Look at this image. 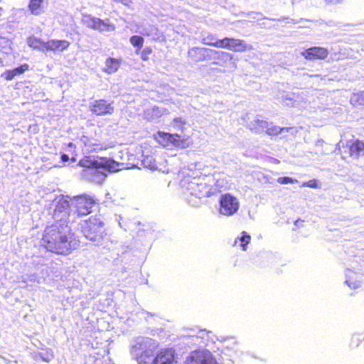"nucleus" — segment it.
Segmentation results:
<instances>
[{"label":"nucleus","instance_id":"nucleus-27","mask_svg":"<svg viewBox=\"0 0 364 364\" xmlns=\"http://www.w3.org/2000/svg\"><path fill=\"white\" fill-rule=\"evenodd\" d=\"M144 40L143 37L140 36H132L130 38V43L134 47L136 48V53L139 54V50H141L144 45Z\"/></svg>","mask_w":364,"mask_h":364},{"label":"nucleus","instance_id":"nucleus-26","mask_svg":"<svg viewBox=\"0 0 364 364\" xmlns=\"http://www.w3.org/2000/svg\"><path fill=\"white\" fill-rule=\"evenodd\" d=\"M70 208L69 202L67 200L63 198L60 199L55 205V208L54 210V215H57L58 213L65 212L66 213L68 211Z\"/></svg>","mask_w":364,"mask_h":364},{"label":"nucleus","instance_id":"nucleus-19","mask_svg":"<svg viewBox=\"0 0 364 364\" xmlns=\"http://www.w3.org/2000/svg\"><path fill=\"white\" fill-rule=\"evenodd\" d=\"M207 51L208 49L205 48L195 47L188 50V55L193 61L198 63L206 59L205 53Z\"/></svg>","mask_w":364,"mask_h":364},{"label":"nucleus","instance_id":"nucleus-3","mask_svg":"<svg viewBox=\"0 0 364 364\" xmlns=\"http://www.w3.org/2000/svg\"><path fill=\"white\" fill-rule=\"evenodd\" d=\"M239 208V201L237 198L230 193H225L221 196L219 200L218 211L220 214L226 216L234 215Z\"/></svg>","mask_w":364,"mask_h":364},{"label":"nucleus","instance_id":"nucleus-14","mask_svg":"<svg viewBox=\"0 0 364 364\" xmlns=\"http://www.w3.org/2000/svg\"><path fill=\"white\" fill-rule=\"evenodd\" d=\"M212 186L205 183H198L192 187V193L198 198L210 197L213 195Z\"/></svg>","mask_w":364,"mask_h":364},{"label":"nucleus","instance_id":"nucleus-33","mask_svg":"<svg viewBox=\"0 0 364 364\" xmlns=\"http://www.w3.org/2000/svg\"><path fill=\"white\" fill-rule=\"evenodd\" d=\"M135 355L139 363H141L146 362V360L151 356V353L149 350H144L140 354L135 352Z\"/></svg>","mask_w":364,"mask_h":364},{"label":"nucleus","instance_id":"nucleus-15","mask_svg":"<svg viewBox=\"0 0 364 364\" xmlns=\"http://www.w3.org/2000/svg\"><path fill=\"white\" fill-rule=\"evenodd\" d=\"M350 156L358 159L364 156V142L359 139L350 140L348 142Z\"/></svg>","mask_w":364,"mask_h":364},{"label":"nucleus","instance_id":"nucleus-4","mask_svg":"<svg viewBox=\"0 0 364 364\" xmlns=\"http://www.w3.org/2000/svg\"><path fill=\"white\" fill-rule=\"evenodd\" d=\"M113 105V101L98 99L90 104L89 110L95 116L112 115L115 110Z\"/></svg>","mask_w":364,"mask_h":364},{"label":"nucleus","instance_id":"nucleus-9","mask_svg":"<svg viewBox=\"0 0 364 364\" xmlns=\"http://www.w3.org/2000/svg\"><path fill=\"white\" fill-rule=\"evenodd\" d=\"M179 138L178 134H171L159 131L154 135L156 141L164 148H175V141Z\"/></svg>","mask_w":364,"mask_h":364},{"label":"nucleus","instance_id":"nucleus-6","mask_svg":"<svg viewBox=\"0 0 364 364\" xmlns=\"http://www.w3.org/2000/svg\"><path fill=\"white\" fill-rule=\"evenodd\" d=\"M94 204V200L87 196H77L73 202V206L78 216H83L90 213Z\"/></svg>","mask_w":364,"mask_h":364},{"label":"nucleus","instance_id":"nucleus-1","mask_svg":"<svg viewBox=\"0 0 364 364\" xmlns=\"http://www.w3.org/2000/svg\"><path fill=\"white\" fill-rule=\"evenodd\" d=\"M40 242L47 252L65 256L71 254L80 245L70 227L60 221L45 228Z\"/></svg>","mask_w":364,"mask_h":364},{"label":"nucleus","instance_id":"nucleus-18","mask_svg":"<svg viewBox=\"0 0 364 364\" xmlns=\"http://www.w3.org/2000/svg\"><path fill=\"white\" fill-rule=\"evenodd\" d=\"M122 63L121 58H114L109 57L105 60V66L103 68V72L107 74H113L118 71Z\"/></svg>","mask_w":364,"mask_h":364},{"label":"nucleus","instance_id":"nucleus-42","mask_svg":"<svg viewBox=\"0 0 364 364\" xmlns=\"http://www.w3.org/2000/svg\"><path fill=\"white\" fill-rule=\"evenodd\" d=\"M321 154H326V153L324 151H321Z\"/></svg>","mask_w":364,"mask_h":364},{"label":"nucleus","instance_id":"nucleus-22","mask_svg":"<svg viewBox=\"0 0 364 364\" xmlns=\"http://www.w3.org/2000/svg\"><path fill=\"white\" fill-rule=\"evenodd\" d=\"M193 144V140L190 136H181L179 134V138L176 139V141H175V148L185 149L191 147Z\"/></svg>","mask_w":364,"mask_h":364},{"label":"nucleus","instance_id":"nucleus-12","mask_svg":"<svg viewBox=\"0 0 364 364\" xmlns=\"http://www.w3.org/2000/svg\"><path fill=\"white\" fill-rule=\"evenodd\" d=\"M328 50L322 47H312L301 53L306 60H311L314 59L324 60L328 55Z\"/></svg>","mask_w":364,"mask_h":364},{"label":"nucleus","instance_id":"nucleus-2","mask_svg":"<svg viewBox=\"0 0 364 364\" xmlns=\"http://www.w3.org/2000/svg\"><path fill=\"white\" fill-rule=\"evenodd\" d=\"M83 235L92 242H100L106 235L105 223L97 215H92L84 221L81 228Z\"/></svg>","mask_w":364,"mask_h":364},{"label":"nucleus","instance_id":"nucleus-17","mask_svg":"<svg viewBox=\"0 0 364 364\" xmlns=\"http://www.w3.org/2000/svg\"><path fill=\"white\" fill-rule=\"evenodd\" d=\"M78 164L82 167L87 168H109V162L108 161H99L92 159L90 156H85L81 159Z\"/></svg>","mask_w":364,"mask_h":364},{"label":"nucleus","instance_id":"nucleus-37","mask_svg":"<svg viewBox=\"0 0 364 364\" xmlns=\"http://www.w3.org/2000/svg\"><path fill=\"white\" fill-rule=\"evenodd\" d=\"M60 158L63 162H67L69 161V156L68 154H63Z\"/></svg>","mask_w":364,"mask_h":364},{"label":"nucleus","instance_id":"nucleus-7","mask_svg":"<svg viewBox=\"0 0 364 364\" xmlns=\"http://www.w3.org/2000/svg\"><path fill=\"white\" fill-rule=\"evenodd\" d=\"M205 45L219 48H225L232 51H240L242 50V41L232 38H224L215 41H207Z\"/></svg>","mask_w":364,"mask_h":364},{"label":"nucleus","instance_id":"nucleus-8","mask_svg":"<svg viewBox=\"0 0 364 364\" xmlns=\"http://www.w3.org/2000/svg\"><path fill=\"white\" fill-rule=\"evenodd\" d=\"M151 364H177L175 350L171 348L161 349Z\"/></svg>","mask_w":364,"mask_h":364},{"label":"nucleus","instance_id":"nucleus-32","mask_svg":"<svg viewBox=\"0 0 364 364\" xmlns=\"http://www.w3.org/2000/svg\"><path fill=\"white\" fill-rule=\"evenodd\" d=\"M172 123H173V127L175 129H176L178 130L183 131L184 126L186 124V122L183 118L175 117L173 119Z\"/></svg>","mask_w":364,"mask_h":364},{"label":"nucleus","instance_id":"nucleus-30","mask_svg":"<svg viewBox=\"0 0 364 364\" xmlns=\"http://www.w3.org/2000/svg\"><path fill=\"white\" fill-rule=\"evenodd\" d=\"M281 102L287 106H295L294 95L286 94L282 95Z\"/></svg>","mask_w":364,"mask_h":364},{"label":"nucleus","instance_id":"nucleus-16","mask_svg":"<svg viewBox=\"0 0 364 364\" xmlns=\"http://www.w3.org/2000/svg\"><path fill=\"white\" fill-rule=\"evenodd\" d=\"M29 70V65L26 63H24L14 69L5 70L1 73V77L6 81H11L14 80L16 76H19L23 74L25 72L28 71Z\"/></svg>","mask_w":364,"mask_h":364},{"label":"nucleus","instance_id":"nucleus-11","mask_svg":"<svg viewBox=\"0 0 364 364\" xmlns=\"http://www.w3.org/2000/svg\"><path fill=\"white\" fill-rule=\"evenodd\" d=\"M86 22L89 28L100 32L109 31L114 29V26L113 25L95 16H88L87 17Z\"/></svg>","mask_w":364,"mask_h":364},{"label":"nucleus","instance_id":"nucleus-40","mask_svg":"<svg viewBox=\"0 0 364 364\" xmlns=\"http://www.w3.org/2000/svg\"><path fill=\"white\" fill-rule=\"evenodd\" d=\"M302 223H303L302 220H301V221L300 220H296L294 224H295V225L299 226Z\"/></svg>","mask_w":364,"mask_h":364},{"label":"nucleus","instance_id":"nucleus-35","mask_svg":"<svg viewBox=\"0 0 364 364\" xmlns=\"http://www.w3.org/2000/svg\"><path fill=\"white\" fill-rule=\"evenodd\" d=\"M304 186H307V187H310V188H317V183L315 180H310L308 182H304L301 185V187H304Z\"/></svg>","mask_w":364,"mask_h":364},{"label":"nucleus","instance_id":"nucleus-38","mask_svg":"<svg viewBox=\"0 0 364 364\" xmlns=\"http://www.w3.org/2000/svg\"><path fill=\"white\" fill-rule=\"evenodd\" d=\"M323 144H324V141L323 139H318L316 142V147L322 146Z\"/></svg>","mask_w":364,"mask_h":364},{"label":"nucleus","instance_id":"nucleus-41","mask_svg":"<svg viewBox=\"0 0 364 364\" xmlns=\"http://www.w3.org/2000/svg\"><path fill=\"white\" fill-rule=\"evenodd\" d=\"M220 53H221V55H222L223 56H224V55H225V56H229V54H228V53H227L221 52Z\"/></svg>","mask_w":364,"mask_h":364},{"label":"nucleus","instance_id":"nucleus-39","mask_svg":"<svg viewBox=\"0 0 364 364\" xmlns=\"http://www.w3.org/2000/svg\"><path fill=\"white\" fill-rule=\"evenodd\" d=\"M326 1L332 4H337L341 2L342 0H326Z\"/></svg>","mask_w":364,"mask_h":364},{"label":"nucleus","instance_id":"nucleus-36","mask_svg":"<svg viewBox=\"0 0 364 364\" xmlns=\"http://www.w3.org/2000/svg\"><path fill=\"white\" fill-rule=\"evenodd\" d=\"M203 41H204V43H205L207 41H218V40L215 39V37L213 36H208L206 38H203Z\"/></svg>","mask_w":364,"mask_h":364},{"label":"nucleus","instance_id":"nucleus-31","mask_svg":"<svg viewBox=\"0 0 364 364\" xmlns=\"http://www.w3.org/2000/svg\"><path fill=\"white\" fill-rule=\"evenodd\" d=\"M152 53L153 50L151 47H146L143 50H140L139 54H140V57L142 60L148 61Z\"/></svg>","mask_w":364,"mask_h":364},{"label":"nucleus","instance_id":"nucleus-28","mask_svg":"<svg viewBox=\"0 0 364 364\" xmlns=\"http://www.w3.org/2000/svg\"><path fill=\"white\" fill-rule=\"evenodd\" d=\"M290 128H281L278 126L271 125L266 129V133L269 136H276L284 131L288 132Z\"/></svg>","mask_w":364,"mask_h":364},{"label":"nucleus","instance_id":"nucleus-13","mask_svg":"<svg viewBox=\"0 0 364 364\" xmlns=\"http://www.w3.org/2000/svg\"><path fill=\"white\" fill-rule=\"evenodd\" d=\"M70 46L67 40L51 39L46 41V51L60 53L66 50Z\"/></svg>","mask_w":364,"mask_h":364},{"label":"nucleus","instance_id":"nucleus-10","mask_svg":"<svg viewBox=\"0 0 364 364\" xmlns=\"http://www.w3.org/2000/svg\"><path fill=\"white\" fill-rule=\"evenodd\" d=\"M80 143L87 152L96 151L105 149L103 143H102L99 139L87 135H82L80 138Z\"/></svg>","mask_w":364,"mask_h":364},{"label":"nucleus","instance_id":"nucleus-20","mask_svg":"<svg viewBox=\"0 0 364 364\" xmlns=\"http://www.w3.org/2000/svg\"><path fill=\"white\" fill-rule=\"evenodd\" d=\"M345 283L351 289H356L360 286V282L358 279V275L350 269L346 272Z\"/></svg>","mask_w":364,"mask_h":364},{"label":"nucleus","instance_id":"nucleus-21","mask_svg":"<svg viewBox=\"0 0 364 364\" xmlns=\"http://www.w3.org/2000/svg\"><path fill=\"white\" fill-rule=\"evenodd\" d=\"M43 1L44 0H30L28 8L31 14L34 16H39L43 11Z\"/></svg>","mask_w":364,"mask_h":364},{"label":"nucleus","instance_id":"nucleus-29","mask_svg":"<svg viewBox=\"0 0 364 364\" xmlns=\"http://www.w3.org/2000/svg\"><path fill=\"white\" fill-rule=\"evenodd\" d=\"M350 103L353 105H364V91L353 94L350 98Z\"/></svg>","mask_w":364,"mask_h":364},{"label":"nucleus","instance_id":"nucleus-5","mask_svg":"<svg viewBox=\"0 0 364 364\" xmlns=\"http://www.w3.org/2000/svg\"><path fill=\"white\" fill-rule=\"evenodd\" d=\"M184 364H218L208 350H196L186 358Z\"/></svg>","mask_w":364,"mask_h":364},{"label":"nucleus","instance_id":"nucleus-34","mask_svg":"<svg viewBox=\"0 0 364 364\" xmlns=\"http://www.w3.org/2000/svg\"><path fill=\"white\" fill-rule=\"evenodd\" d=\"M277 182L280 184H288V183H298V181L296 179L285 176V177H279L277 179Z\"/></svg>","mask_w":364,"mask_h":364},{"label":"nucleus","instance_id":"nucleus-23","mask_svg":"<svg viewBox=\"0 0 364 364\" xmlns=\"http://www.w3.org/2000/svg\"><path fill=\"white\" fill-rule=\"evenodd\" d=\"M250 240V236L246 232H242V235L235 239L233 245L237 247H240L242 251H245Z\"/></svg>","mask_w":364,"mask_h":364},{"label":"nucleus","instance_id":"nucleus-24","mask_svg":"<svg viewBox=\"0 0 364 364\" xmlns=\"http://www.w3.org/2000/svg\"><path fill=\"white\" fill-rule=\"evenodd\" d=\"M28 46L36 50H46V42L36 37H30L28 39Z\"/></svg>","mask_w":364,"mask_h":364},{"label":"nucleus","instance_id":"nucleus-25","mask_svg":"<svg viewBox=\"0 0 364 364\" xmlns=\"http://www.w3.org/2000/svg\"><path fill=\"white\" fill-rule=\"evenodd\" d=\"M252 125L253 126L252 130L254 129L256 132L259 133L266 131L268 127V122L259 117H257L254 119V122Z\"/></svg>","mask_w":364,"mask_h":364}]
</instances>
